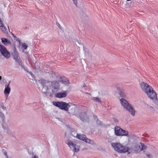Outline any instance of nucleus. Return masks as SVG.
<instances>
[{
    "mask_svg": "<svg viewBox=\"0 0 158 158\" xmlns=\"http://www.w3.org/2000/svg\"><path fill=\"white\" fill-rule=\"evenodd\" d=\"M122 105L131 113L132 116L135 115V111L132 106L126 100L122 99L120 100Z\"/></svg>",
    "mask_w": 158,
    "mask_h": 158,
    "instance_id": "nucleus-4",
    "label": "nucleus"
},
{
    "mask_svg": "<svg viewBox=\"0 0 158 158\" xmlns=\"http://www.w3.org/2000/svg\"><path fill=\"white\" fill-rule=\"evenodd\" d=\"M68 94L67 91H63V92H59L55 94V96L56 98H61L66 97Z\"/></svg>",
    "mask_w": 158,
    "mask_h": 158,
    "instance_id": "nucleus-9",
    "label": "nucleus"
},
{
    "mask_svg": "<svg viewBox=\"0 0 158 158\" xmlns=\"http://www.w3.org/2000/svg\"><path fill=\"white\" fill-rule=\"evenodd\" d=\"M113 119L114 121L116 122H117L118 121V120L116 118H114Z\"/></svg>",
    "mask_w": 158,
    "mask_h": 158,
    "instance_id": "nucleus-25",
    "label": "nucleus"
},
{
    "mask_svg": "<svg viewBox=\"0 0 158 158\" xmlns=\"http://www.w3.org/2000/svg\"><path fill=\"white\" fill-rule=\"evenodd\" d=\"M59 81L60 82H62V83L64 84H66V83H67L65 81L62 80V79L61 77H60V79Z\"/></svg>",
    "mask_w": 158,
    "mask_h": 158,
    "instance_id": "nucleus-20",
    "label": "nucleus"
},
{
    "mask_svg": "<svg viewBox=\"0 0 158 158\" xmlns=\"http://www.w3.org/2000/svg\"><path fill=\"white\" fill-rule=\"evenodd\" d=\"M2 21L1 20V19L0 18V22H1Z\"/></svg>",
    "mask_w": 158,
    "mask_h": 158,
    "instance_id": "nucleus-31",
    "label": "nucleus"
},
{
    "mask_svg": "<svg viewBox=\"0 0 158 158\" xmlns=\"http://www.w3.org/2000/svg\"><path fill=\"white\" fill-rule=\"evenodd\" d=\"M97 123H98L100 125H101L102 124V122H100L98 120H97Z\"/></svg>",
    "mask_w": 158,
    "mask_h": 158,
    "instance_id": "nucleus-23",
    "label": "nucleus"
},
{
    "mask_svg": "<svg viewBox=\"0 0 158 158\" xmlns=\"http://www.w3.org/2000/svg\"><path fill=\"white\" fill-rule=\"evenodd\" d=\"M127 1H131V0H126Z\"/></svg>",
    "mask_w": 158,
    "mask_h": 158,
    "instance_id": "nucleus-30",
    "label": "nucleus"
},
{
    "mask_svg": "<svg viewBox=\"0 0 158 158\" xmlns=\"http://www.w3.org/2000/svg\"><path fill=\"white\" fill-rule=\"evenodd\" d=\"M5 156L6 155H7L6 153H5Z\"/></svg>",
    "mask_w": 158,
    "mask_h": 158,
    "instance_id": "nucleus-29",
    "label": "nucleus"
},
{
    "mask_svg": "<svg viewBox=\"0 0 158 158\" xmlns=\"http://www.w3.org/2000/svg\"><path fill=\"white\" fill-rule=\"evenodd\" d=\"M2 79V77L1 76H0V80H1Z\"/></svg>",
    "mask_w": 158,
    "mask_h": 158,
    "instance_id": "nucleus-28",
    "label": "nucleus"
},
{
    "mask_svg": "<svg viewBox=\"0 0 158 158\" xmlns=\"http://www.w3.org/2000/svg\"><path fill=\"white\" fill-rule=\"evenodd\" d=\"M22 46L23 49H26L28 47V46L25 43L22 44Z\"/></svg>",
    "mask_w": 158,
    "mask_h": 158,
    "instance_id": "nucleus-17",
    "label": "nucleus"
},
{
    "mask_svg": "<svg viewBox=\"0 0 158 158\" xmlns=\"http://www.w3.org/2000/svg\"><path fill=\"white\" fill-rule=\"evenodd\" d=\"M92 99L93 100L96 101V102H101V101L100 99L97 97H93Z\"/></svg>",
    "mask_w": 158,
    "mask_h": 158,
    "instance_id": "nucleus-18",
    "label": "nucleus"
},
{
    "mask_svg": "<svg viewBox=\"0 0 158 158\" xmlns=\"http://www.w3.org/2000/svg\"><path fill=\"white\" fill-rule=\"evenodd\" d=\"M87 114L85 113L81 114L80 116V118L81 120L83 121H84L85 118H86Z\"/></svg>",
    "mask_w": 158,
    "mask_h": 158,
    "instance_id": "nucleus-14",
    "label": "nucleus"
},
{
    "mask_svg": "<svg viewBox=\"0 0 158 158\" xmlns=\"http://www.w3.org/2000/svg\"><path fill=\"white\" fill-rule=\"evenodd\" d=\"M39 81L43 86L42 89V92L45 94H46L47 93H48V85H49V82L46 81L42 79H40Z\"/></svg>",
    "mask_w": 158,
    "mask_h": 158,
    "instance_id": "nucleus-6",
    "label": "nucleus"
},
{
    "mask_svg": "<svg viewBox=\"0 0 158 158\" xmlns=\"http://www.w3.org/2000/svg\"><path fill=\"white\" fill-rule=\"evenodd\" d=\"M112 146L115 151L119 153H125L128 150V148L123 146L120 143H112Z\"/></svg>",
    "mask_w": 158,
    "mask_h": 158,
    "instance_id": "nucleus-3",
    "label": "nucleus"
},
{
    "mask_svg": "<svg viewBox=\"0 0 158 158\" xmlns=\"http://www.w3.org/2000/svg\"><path fill=\"white\" fill-rule=\"evenodd\" d=\"M0 117L2 118V120H4L5 118V117L3 114H2L0 115Z\"/></svg>",
    "mask_w": 158,
    "mask_h": 158,
    "instance_id": "nucleus-21",
    "label": "nucleus"
},
{
    "mask_svg": "<svg viewBox=\"0 0 158 158\" xmlns=\"http://www.w3.org/2000/svg\"><path fill=\"white\" fill-rule=\"evenodd\" d=\"M147 157H150L151 156L150 155V154H147Z\"/></svg>",
    "mask_w": 158,
    "mask_h": 158,
    "instance_id": "nucleus-26",
    "label": "nucleus"
},
{
    "mask_svg": "<svg viewBox=\"0 0 158 158\" xmlns=\"http://www.w3.org/2000/svg\"><path fill=\"white\" fill-rule=\"evenodd\" d=\"M53 104L58 107L60 109L68 111L69 110V108L71 106H72L74 107V110H75V106L74 104H72L71 103H67L64 102H53Z\"/></svg>",
    "mask_w": 158,
    "mask_h": 158,
    "instance_id": "nucleus-2",
    "label": "nucleus"
},
{
    "mask_svg": "<svg viewBox=\"0 0 158 158\" xmlns=\"http://www.w3.org/2000/svg\"><path fill=\"white\" fill-rule=\"evenodd\" d=\"M74 4L77 6V0H73Z\"/></svg>",
    "mask_w": 158,
    "mask_h": 158,
    "instance_id": "nucleus-24",
    "label": "nucleus"
},
{
    "mask_svg": "<svg viewBox=\"0 0 158 158\" xmlns=\"http://www.w3.org/2000/svg\"><path fill=\"white\" fill-rule=\"evenodd\" d=\"M0 29L4 33H6L7 31V29L5 27L2 21L0 22Z\"/></svg>",
    "mask_w": 158,
    "mask_h": 158,
    "instance_id": "nucleus-11",
    "label": "nucleus"
},
{
    "mask_svg": "<svg viewBox=\"0 0 158 158\" xmlns=\"http://www.w3.org/2000/svg\"><path fill=\"white\" fill-rule=\"evenodd\" d=\"M141 146V150L146 149L147 147L144 145L143 144L140 143Z\"/></svg>",
    "mask_w": 158,
    "mask_h": 158,
    "instance_id": "nucleus-19",
    "label": "nucleus"
},
{
    "mask_svg": "<svg viewBox=\"0 0 158 158\" xmlns=\"http://www.w3.org/2000/svg\"><path fill=\"white\" fill-rule=\"evenodd\" d=\"M115 133L117 136H126L128 135V132L117 126L115 127Z\"/></svg>",
    "mask_w": 158,
    "mask_h": 158,
    "instance_id": "nucleus-5",
    "label": "nucleus"
},
{
    "mask_svg": "<svg viewBox=\"0 0 158 158\" xmlns=\"http://www.w3.org/2000/svg\"><path fill=\"white\" fill-rule=\"evenodd\" d=\"M1 107L2 109L3 110H5L6 109V107L4 106V105H2L1 106Z\"/></svg>",
    "mask_w": 158,
    "mask_h": 158,
    "instance_id": "nucleus-22",
    "label": "nucleus"
},
{
    "mask_svg": "<svg viewBox=\"0 0 158 158\" xmlns=\"http://www.w3.org/2000/svg\"><path fill=\"white\" fill-rule=\"evenodd\" d=\"M9 83L7 85H6L5 87V90L4 93L5 94H9L10 91V88L9 86Z\"/></svg>",
    "mask_w": 158,
    "mask_h": 158,
    "instance_id": "nucleus-12",
    "label": "nucleus"
},
{
    "mask_svg": "<svg viewBox=\"0 0 158 158\" xmlns=\"http://www.w3.org/2000/svg\"><path fill=\"white\" fill-rule=\"evenodd\" d=\"M1 40L2 43L5 45L6 44L9 42L8 40L6 38H2Z\"/></svg>",
    "mask_w": 158,
    "mask_h": 158,
    "instance_id": "nucleus-16",
    "label": "nucleus"
},
{
    "mask_svg": "<svg viewBox=\"0 0 158 158\" xmlns=\"http://www.w3.org/2000/svg\"><path fill=\"white\" fill-rule=\"evenodd\" d=\"M76 137L77 139L85 141L87 143H89L90 141V140L89 139L87 138L86 136L84 135H81L77 134Z\"/></svg>",
    "mask_w": 158,
    "mask_h": 158,
    "instance_id": "nucleus-10",
    "label": "nucleus"
},
{
    "mask_svg": "<svg viewBox=\"0 0 158 158\" xmlns=\"http://www.w3.org/2000/svg\"><path fill=\"white\" fill-rule=\"evenodd\" d=\"M140 86L149 98L152 100H156L157 99V95L152 87L144 82H141Z\"/></svg>",
    "mask_w": 158,
    "mask_h": 158,
    "instance_id": "nucleus-1",
    "label": "nucleus"
},
{
    "mask_svg": "<svg viewBox=\"0 0 158 158\" xmlns=\"http://www.w3.org/2000/svg\"><path fill=\"white\" fill-rule=\"evenodd\" d=\"M33 158H38V157L37 156H33Z\"/></svg>",
    "mask_w": 158,
    "mask_h": 158,
    "instance_id": "nucleus-27",
    "label": "nucleus"
},
{
    "mask_svg": "<svg viewBox=\"0 0 158 158\" xmlns=\"http://www.w3.org/2000/svg\"><path fill=\"white\" fill-rule=\"evenodd\" d=\"M0 52L1 54L6 58L10 57V54L7 51L5 47L2 45H0Z\"/></svg>",
    "mask_w": 158,
    "mask_h": 158,
    "instance_id": "nucleus-8",
    "label": "nucleus"
},
{
    "mask_svg": "<svg viewBox=\"0 0 158 158\" xmlns=\"http://www.w3.org/2000/svg\"><path fill=\"white\" fill-rule=\"evenodd\" d=\"M74 152H78L80 148V146L75 144L73 147Z\"/></svg>",
    "mask_w": 158,
    "mask_h": 158,
    "instance_id": "nucleus-15",
    "label": "nucleus"
},
{
    "mask_svg": "<svg viewBox=\"0 0 158 158\" xmlns=\"http://www.w3.org/2000/svg\"><path fill=\"white\" fill-rule=\"evenodd\" d=\"M66 143L68 145L70 148H71L72 147H73L75 144H74L73 142L71 141H66Z\"/></svg>",
    "mask_w": 158,
    "mask_h": 158,
    "instance_id": "nucleus-13",
    "label": "nucleus"
},
{
    "mask_svg": "<svg viewBox=\"0 0 158 158\" xmlns=\"http://www.w3.org/2000/svg\"><path fill=\"white\" fill-rule=\"evenodd\" d=\"M49 85L52 89V93L57 92L59 89V84L56 81H53L49 83Z\"/></svg>",
    "mask_w": 158,
    "mask_h": 158,
    "instance_id": "nucleus-7",
    "label": "nucleus"
}]
</instances>
